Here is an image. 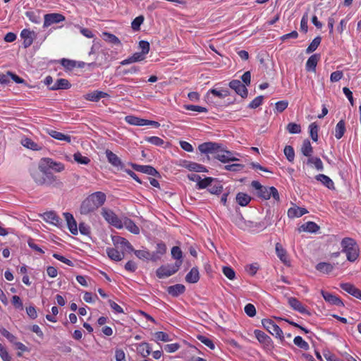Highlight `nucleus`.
<instances>
[{
  "instance_id": "nucleus-45",
  "label": "nucleus",
  "mask_w": 361,
  "mask_h": 361,
  "mask_svg": "<svg viewBox=\"0 0 361 361\" xmlns=\"http://www.w3.org/2000/svg\"><path fill=\"white\" fill-rule=\"evenodd\" d=\"M293 343L295 345L298 347L303 349V350H308L310 346L307 342H306L301 336H295L293 339Z\"/></svg>"
},
{
  "instance_id": "nucleus-1",
  "label": "nucleus",
  "mask_w": 361,
  "mask_h": 361,
  "mask_svg": "<svg viewBox=\"0 0 361 361\" xmlns=\"http://www.w3.org/2000/svg\"><path fill=\"white\" fill-rule=\"evenodd\" d=\"M252 187L257 191V196L262 200H267L271 197L276 201H279L280 197L277 189L274 187L262 185L259 181L253 180L251 183Z\"/></svg>"
},
{
  "instance_id": "nucleus-49",
  "label": "nucleus",
  "mask_w": 361,
  "mask_h": 361,
  "mask_svg": "<svg viewBox=\"0 0 361 361\" xmlns=\"http://www.w3.org/2000/svg\"><path fill=\"white\" fill-rule=\"evenodd\" d=\"M133 252L140 259H149L150 252L147 250H134Z\"/></svg>"
},
{
  "instance_id": "nucleus-62",
  "label": "nucleus",
  "mask_w": 361,
  "mask_h": 361,
  "mask_svg": "<svg viewBox=\"0 0 361 361\" xmlns=\"http://www.w3.org/2000/svg\"><path fill=\"white\" fill-rule=\"evenodd\" d=\"M264 97L258 96L255 97L248 105V107L250 109H256L262 105L263 102Z\"/></svg>"
},
{
  "instance_id": "nucleus-55",
  "label": "nucleus",
  "mask_w": 361,
  "mask_h": 361,
  "mask_svg": "<svg viewBox=\"0 0 361 361\" xmlns=\"http://www.w3.org/2000/svg\"><path fill=\"white\" fill-rule=\"evenodd\" d=\"M80 212L83 215H88L90 213V200L88 198L82 202Z\"/></svg>"
},
{
  "instance_id": "nucleus-63",
  "label": "nucleus",
  "mask_w": 361,
  "mask_h": 361,
  "mask_svg": "<svg viewBox=\"0 0 361 361\" xmlns=\"http://www.w3.org/2000/svg\"><path fill=\"white\" fill-rule=\"evenodd\" d=\"M223 273L230 280H233L235 277L234 270L230 267H224Z\"/></svg>"
},
{
  "instance_id": "nucleus-6",
  "label": "nucleus",
  "mask_w": 361,
  "mask_h": 361,
  "mask_svg": "<svg viewBox=\"0 0 361 361\" xmlns=\"http://www.w3.org/2000/svg\"><path fill=\"white\" fill-rule=\"evenodd\" d=\"M180 269V262L174 264H168L160 267L157 269L156 274L159 279H164L176 273Z\"/></svg>"
},
{
  "instance_id": "nucleus-38",
  "label": "nucleus",
  "mask_w": 361,
  "mask_h": 361,
  "mask_svg": "<svg viewBox=\"0 0 361 361\" xmlns=\"http://www.w3.org/2000/svg\"><path fill=\"white\" fill-rule=\"evenodd\" d=\"M251 201V197L246 193L244 192H238L236 195V202L238 204L242 207L247 206L250 202Z\"/></svg>"
},
{
  "instance_id": "nucleus-40",
  "label": "nucleus",
  "mask_w": 361,
  "mask_h": 361,
  "mask_svg": "<svg viewBox=\"0 0 361 361\" xmlns=\"http://www.w3.org/2000/svg\"><path fill=\"white\" fill-rule=\"evenodd\" d=\"M171 257L173 259H176V263L180 262V267L183 263V252L181 249L178 246H174L171 249Z\"/></svg>"
},
{
  "instance_id": "nucleus-11",
  "label": "nucleus",
  "mask_w": 361,
  "mask_h": 361,
  "mask_svg": "<svg viewBox=\"0 0 361 361\" xmlns=\"http://www.w3.org/2000/svg\"><path fill=\"white\" fill-rule=\"evenodd\" d=\"M254 334L257 341L267 348L273 347V341L271 338L264 331L258 329L254 331Z\"/></svg>"
},
{
  "instance_id": "nucleus-20",
  "label": "nucleus",
  "mask_w": 361,
  "mask_h": 361,
  "mask_svg": "<svg viewBox=\"0 0 361 361\" xmlns=\"http://www.w3.org/2000/svg\"><path fill=\"white\" fill-rule=\"evenodd\" d=\"M288 304L294 310L298 311L301 314H309L308 310L297 298L293 297L289 298Z\"/></svg>"
},
{
  "instance_id": "nucleus-44",
  "label": "nucleus",
  "mask_w": 361,
  "mask_h": 361,
  "mask_svg": "<svg viewBox=\"0 0 361 361\" xmlns=\"http://www.w3.org/2000/svg\"><path fill=\"white\" fill-rule=\"evenodd\" d=\"M307 163L308 164H313L318 171H323L324 169L323 163L319 157H309Z\"/></svg>"
},
{
  "instance_id": "nucleus-33",
  "label": "nucleus",
  "mask_w": 361,
  "mask_h": 361,
  "mask_svg": "<svg viewBox=\"0 0 361 361\" xmlns=\"http://www.w3.org/2000/svg\"><path fill=\"white\" fill-rule=\"evenodd\" d=\"M319 60V56L318 54L312 55L306 62L307 71L314 72Z\"/></svg>"
},
{
  "instance_id": "nucleus-10",
  "label": "nucleus",
  "mask_w": 361,
  "mask_h": 361,
  "mask_svg": "<svg viewBox=\"0 0 361 361\" xmlns=\"http://www.w3.org/2000/svg\"><path fill=\"white\" fill-rule=\"evenodd\" d=\"M229 87L233 90L236 94L243 98L247 97L248 91L246 86L238 80H233L229 82Z\"/></svg>"
},
{
  "instance_id": "nucleus-48",
  "label": "nucleus",
  "mask_w": 361,
  "mask_h": 361,
  "mask_svg": "<svg viewBox=\"0 0 361 361\" xmlns=\"http://www.w3.org/2000/svg\"><path fill=\"white\" fill-rule=\"evenodd\" d=\"M318 126L315 123H312L309 126L310 135L314 142L318 140Z\"/></svg>"
},
{
  "instance_id": "nucleus-7",
  "label": "nucleus",
  "mask_w": 361,
  "mask_h": 361,
  "mask_svg": "<svg viewBox=\"0 0 361 361\" xmlns=\"http://www.w3.org/2000/svg\"><path fill=\"white\" fill-rule=\"evenodd\" d=\"M65 17L61 13H51L45 14L44 16L43 27L47 28L49 26L57 24L65 20Z\"/></svg>"
},
{
  "instance_id": "nucleus-54",
  "label": "nucleus",
  "mask_w": 361,
  "mask_h": 361,
  "mask_svg": "<svg viewBox=\"0 0 361 361\" xmlns=\"http://www.w3.org/2000/svg\"><path fill=\"white\" fill-rule=\"evenodd\" d=\"M74 160L80 164H87L90 161L88 157L83 156L80 152H76L73 154Z\"/></svg>"
},
{
  "instance_id": "nucleus-5",
  "label": "nucleus",
  "mask_w": 361,
  "mask_h": 361,
  "mask_svg": "<svg viewBox=\"0 0 361 361\" xmlns=\"http://www.w3.org/2000/svg\"><path fill=\"white\" fill-rule=\"evenodd\" d=\"M262 326L272 336L279 338L281 341L284 340L283 333L281 329L271 319H264L262 320Z\"/></svg>"
},
{
  "instance_id": "nucleus-22",
  "label": "nucleus",
  "mask_w": 361,
  "mask_h": 361,
  "mask_svg": "<svg viewBox=\"0 0 361 361\" xmlns=\"http://www.w3.org/2000/svg\"><path fill=\"white\" fill-rule=\"evenodd\" d=\"M123 228L125 227L128 231L133 234H139L140 232V228L135 224V222L128 217H124L122 220Z\"/></svg>"
},
{
  "instance_id": "nucleus-13",
  "label": "nucleus",
  "mask_w": 361,
  "mask_h": 361,
  "mask_svg": "<svg viewBox=\"0 0 361 361\" xmlns=\"http://www.w3.org/2000/svg\"><path fill=\"white\" fill-rule=\"evenodd\" d=\"M112 241H113L114 245L116 247H121L123 250L128 251V252L134 251V248L133 247L131 244L129 243V241L127 239H126L121 236H118V235L112 236Z\"/></svg>"
},
{
  "instance_id": "nucleus-4",
  "label": "nucleus",
  "mask_w": 361,
  "mask_h": 361,
  "mask_svg": "<svg viewBox=\"0 0 361 361\" xmlns=\"http://www.w3.org/2000/svg\"><path fill=\"white\" fill-rule=\"evenodd\" d=\"M39 169L42 171L53 170L55 172H61L64 170V165L50 158H43L39 163Z\"/></svg>"
},
{
  "instance_id": "nucleus-58",
  "label": "nucleus",
  "mask_w": 361,
  "mask_h": 361,
  "mask_svg": "<svg viewBox=\"0 0 361 361\" xmlns=\"http://www.w3.org/2000/svg\"><path fill=\"white\" fill-rule=\"evenodd\" d=\"M145 140L155 146H161L164 143V140L157 136L147 137Z\"/></svg>"
},
{
  "instance_id": "nucleus-57",
  "label": "nucleus",
  "mask_w": 361,
  "mask_h": 361,
  "mask_svg": "<svg viewBox=\"0 0 361 361\" xmlns=\"http://www.w3.org/2000/svg\"><path fill=\"white\" fill-rule=\"evenodd\" d=\"M184 108L187 110L197 111L199 113H207L208 111L207 108L197 105L188 104L185 105Z\"/></svg>"
},
{
  "instance_id": "nucleus-42",
  "label": "nucleus",
  "mask_w": 361,
  "mask_h": 361,
  "mask_svg": "<svg viewBox=\"0 0 361 361\" xmlns=\"http://www.w3.org/2000/svg\"><path fill=\"white\" fill-rule=\"evenodd\" d=\"M300 228L303 231L316 233L319 229V227L316 223L313 221H308L302 224Z\"/></svg>"
},
{
  "instance_id": "nucleus-35",
  "label": "nucleus",
  "mask_w": 361,
  "mask_h": 361,
  "mask_svg": "<svg viewBox=\"0 0 361 361\" xmlns=\"http://www.w3.org/2000/svg\"><path fill=\"white\" fill-rule=\"evenodd\" d=\"M106 253L108 257L114 261H121L124 258V252H119L115 248H107Z\"/></svg>"
},
{
  "instance_id": "nucleus-51",
  "label": "nucleus",
  "mask_w": 361,
  "mask_h": 361,
  "mask_svg": "<svg viewBox=\"0 0 361 361\" xmlns=\"http://www.w3.org/2000/svg\"><path fill=\"white\" fill-rule=\"evenodd\" d=\"M197 338L203 344H204L206 346H207L209 348L213 350L214 349L215 346L213 343V341L209 338L208 337L203 336V335H198L197 336Z\"/></svg>"
},
{
  "instance_id": "nucleus-60",
  "label": "nucleus",
  "mask_w": 361,
  "mask_h": 361,
  "mask_svg": "<svg viewBox=\"0 0 361 361\" xmlns=\"http://www.w3.org/2000/svg\"><path fill=\"white\" fill-rule=\"evenodd\" d=\"M109 94L102 91H94L92 92V102H97L102 98L108 97Z\"/></svg>"
},
{
  "instance_id": "nucleus-19",
  "label": "nucleus",
  "mask_w": 361,
  "mask_h": 361,
  "mask_svg": "<svg viewBox=\"0 0 361 361\" xmlns=\"http://www.w3.org/2000/svg\"><path fill=\"white\" fill-rule=\"evenodd\" d=\"M46 133L50 135L51 137L60 140V141H64L66 142H71V137L68 135L63 134L61 132H59L56 130L51 129V128H47Z\"/></svg>"
},
{
  "instance_id": "nucleus-39",
  "label": "nucleus",
  "mask_w": 361,
  "mask_h": 361,
  "mask_svg": "<svg viewBox=\"0 0 361 361\" xmlns=\"http://www.w3.org/2000/svg\"><path fill=\"white\" fill-rule=\"evenodd\" d=\"M69 82L63 78L58 79L56 82L50 87L51 90L68 89L70 87Z\"/></svg>"
},
{
  "instance_id": "nucleus-29",
  "label": "nucleus",
  "mask_w": 361,
  "mask_h": 361,
  "mask_svg": "<svg viewBox=\"0 0 361 361\" xmlns=\"http://www.w3.org/2000/svg\"><path fill=\"white\" fill-rule=\"evenodd\" d=\"M185 290V286L179 283L169 286L167 288L168 293L173 297H178V295L183 294Z\"/></svg>"
},
{
  "instance_id": "nucleus-36",
  "label": "nucleus",
  "mask_w": 361,
  "mask_h": 361,
  "mask_svg": "<svg viewBox=\"0 0 361 361\" xmlns=\"http://www.w3.org/2000/svg\"><path fill=\"white\" fill-rule=\"evenodd\" d=\"M125 121L126 123L132 126H144L145 119L129 115L125 117Z\"/></svg>"
},
{
  "instance_id": "nucleus-59",
  "label": "nucleus",
  "mask_w": 361,
  "mask_h": 361,
  "mask_svg": "<svg viewBox=\"0 0 361 361\" xmlns=\"http://www.w3.org/2000/svg\"><path fill=\"white\" fill-rule=\"evenodd\" d=\"M156 341H161L164 342L171 341L172 339L169 335L164 331H158L155 333Z\"/></svg>"
},
{
  "instance_id": "nucleus-47",
  "label": "nucleus",
  "mask_w": 361,
  "mask_h": 361,
  "mask_svg": "<svg viewBox=\"0 0 361 361\" xmlns=\"http://www.w3.org/2000/svg\"><path fill=\"white\" fill-rule=\"evenodd\" d=\"M145 18L143 16L136 17L131 23V27L134 31H139L140 26L143 23Z\"/></svg>"
},
{
  "instance_id": "nucleus-46",
  "label": "nucleus",
  "mask_w": 361,
  "mask_h": 361,
  "mask_svg": "<svg viewBox=\"0 0 361 361\" xmlns=\"http://www.w3.org/2000/svg\"><path fill=\"white\" fill-rule=\"evenodd\" d=\"M321 40L322 39L320 37H316L307 48L306 53L310 54L314 51L320 44Z\"/></svg>"
},
{
  "instance_id": "nucleus-56",
  "label": "nucleus",
  "mask_w": 361,
  "mask_h": 361,
  "mask_svg": "<svg viewBox=\"0 0 361 361\" xmlns=\"http://www.w3.org/2000/svg\"><path fill=\"white\" fill-rule=\"evenodd\" d=\"M95 329L97 333H99L100 335L103 334L106 336H110L114 333L111 327L105 325Z\"/></svg>"
},
{
  "instance_id": "nucleus-8",
  "label": "nucleus",
  "mask_w": 361,
  "mask_h": 361,
  "mask_svg": "<svg viewBox=\"0 0 361 361\" xmlns=\"http://www.w3.org/2000/svg\"><path fill=\"white\" fill-rule=\"evenodd\" d=\"M230 94L227 88H212L210 89L206 94V99L208 102H212V96L219 99H224Z\"/></svg>"
},
{
  "instance_id": "nucleus-50",
  "label": "nucleus",
  "mask_w": 361,
  "mask_h": 361,
  "mask_svg": "<svg viewBox=\"0 0 361 361\" xmlns=\"http://www.w3.org/2000/svg\"><path fill=\"white\" fill-rule=\"evenodd\" d=\"M283 152H284V154H285L286 159L289 161H290V162L293 161V160L295 159V152H294L293 147H291L290 145H286L283 149Z\"/></svg>"
},
{
  "instance_id": "nucleus-43",
  "label": "nucleus",
  "mask_w": 361,
  "mask_h": 361,
  "mask_svg": "<svg viewBox=\"0 0 361 361\" xmlns=\"http://www.w3.org/2000/svg\"><path fill=\"white\" fill-rule=\"evenodd\" d=\"M316 269L324 274H329L334 269V266L327 262H320L317 264Z\"/></svg>"
},
{
  "instance_id": "nucleus-12",
  "label": "nucleus",
  "mask_w": 361,
  "mask_h": 361,
  "mask_svg": "<svg viewBox=\"0 0 361 361\" xmlns=\"http://www.w3.org/2000/svg\"><path fill=\"white\" fill-rule=\"evenodd\" d=\"M105 154L107 159L108 162L111 164L114 167H116L119 169H124V164L121 161V159L113 152L109 149H106L105 151Z\"/></svg>"
},
{
  "instance_id": "nucleus-16",
  "label": "nucleus",
  "mask_w": 361,
  "mask_h": 361,
  "mask_svg": "<svg viewBox=\"0 0 361 361\" xmlns=\"http://www.w3.org/2000/svg\"><path fill=\"white\" fill-rule=\"evenodd\" d=\"M321 293L325 301L329 302V304L338 307H342L344 305L342 300L336 295H333L329 292H326L324 290H322Z\"/></svg>"
},
{
  "instance_id": "nucleus-25",
  "label": "nucleus",
  "mask_w": 361,
  "mask_h": 361,
  "mask_svg": "<svg viewBox=\"0 0 361 361\" xmlns=\"http://www.w3.org/2000/svg\"><path fill=\"white\" fill-rule=\"evenodd\" d=\"M47 173V171H42L38 168V170L32 172V177L37 185H42L46 183Z\"/></svg>"
},
{
  "instance_id": "nucleus-41",
  "label": "nucleus",
  "mask_w": 361,
  "mask_h": 361,
  "mask_svg": "<svg viewBox=\"0 0 361 361\" xmlns=\"http://www.w3.org/2000/svg\"><path fill=\"white\" fill-rule=\"evenodd\" d=\"M301 152L305 157H312L313 149L310 140H305L303 141L302 145L301 147Z\"/></svg>"
},
{
  "instance_id": "nucleus-23",
  "label": "nucleus",
  "mask_w": 361,
  "mask_h": 361,
  "mask_svg": "<svg viewBox=\"0 0 361 361\" xmlns=\"http://www.w3.org/2000/svg\"><path fill=\"white\" fill-rule=\"evenodd\" d=\"M132 168L137 171L142 172L151 176H156L158 172L157 171L151 166L139 165L136 164H130Z\"/></svg>"
},
{
  "instance_id": "nucleus-17",
  "label": "nucleus",
  "mask_w": 361,
  "mask_h": 361,
  "mask_svg": "<svg viewBox=\"0 0 361 361\" xmlns=\"http://www.w3.org/2000/svg\"><path fill=\"white\" fill-rule=\"evenodd\" d=\"M20 143L23 147L34 151H40L43 149L42 144L35 142L31 138L27 137H23Z\"/></svg>"
},
{
  "instance_id": "nucleus-18",
  "label": "nucleus",
  "mask_w": 361,
  "mask_h": 361,
  "mask_svg": "<svg viewBox=\"0 0 361 361\" xmlns=\"http://www.w3.org/2000/svg\"><path fill=\"white\" fill-rule=\"evenodd\" d=\"M341 288L355 298L361 300V290L350 283H343Z\"/></svg>"
},
{
  "instance_id": "nucleus-30",
  "label": "nucleus",
  "mask_w": 361,
  "mask_h": 361,
  "mask_svg": "<svg viewBox=\"0 0 361 361\" xmlns=\"http://www.w3.org/2000/svg\"><path fill=\"white\" fill-rule=\"evenodd\" d=\"M200 280L197 267H192L185 276V281L189 283H195Z\"/></svg>"
},
{
  "instance_id": "nucleus-61",
  "label": "nucleus",
  "mask_w": 361,
  "mask_h": 361,
  "mask_svg": "<svg viewBox=\"0 0 361 361\" xmlns=\"http://www.w3.org/2000/svg\"><path fill=\"white\" fill-rule=\"evenodd\" d=\"M0 357L3 361H11V357L6 348L0 343Z\"/></svg>"
},
{
  "instance_id": "nucleus-2",
  "label": "nucleus",
  "mask_w": 361,
  "mask_h": 361,
  "mask_svg": "<svg viewBox=\"0 0 361 361\" xmlns=\"http://www.w3.org/2000/svg\"><path fill=\"white\" fill-rule=\"evenodd\" d=\"M341 245L342 252L345 253L347 259L350 262H355L359 257L360 249L355 240L351 238H344Z\"/></svg>"
},
{
  "instance_id": "nucleus-15",
  "label": "nucleus",
  "mask_w": 361,
  "mask_h": 361,
  "mask_svg": "<svg viewBox=\"0 0 361 361\" xmlns=\"http://www.w3.org/2000/svg\"><path fill=\"white\" fill-rule=\"evenodd\" d=\"M221 148V146L216 143L212 142H204L199 145L198 149L201 153L208 154V153H216L219 152V149Z\"/></svg>"
},
{
  "instance_id": "nucleus-31",
  "label": "nucleus",
  "mask_w": 361,
  "mask_h": 361,
  "mask_svg": "<svg viewBox=\"0 0 361 361\" xmlns=\"http://www.w3.org/2000/svg\"><path fill=\"white\" fill-rule=\"evenodd\" d=\"M43 219L51 224L57 226L59 224L60 219L54 212H44L42 215Z\"/></svg>"
},
{
  "instance_id": "nucleus-3",
  "label": "nucleus",
  "mask_w": 361,
  "mask_h": 361,
  "mask_svg": "<svg viewBox=\"0 0 361 361\" xmlns=\"http://www.w3.org/2000/svg\"><path fill=\"white\" fill-rule=\"evenodd\" d=\"M101 214L111 226L118 229L123 228V219H120L112 209L103 207L101 211Z\"/></svg>"
},
{
  "instance_id": "nucleus-27",
  "label": "nucleus",
  "mask_w": 361,
  "mask_h": 361,
  "mask_svg": "<svg viewBox=\"0 0 361 361\" xmlns=\"http://www.w3.org/2000/svg\"><path fill=\"white\" fill-rule=\"evenodd\" d=\"M307 212H308L305 208L293 207L288 209V216L290 219L298 218L307 214Z\"/></svg>"
},
{
  "instance_id": "nucleus-52",
  "label": "nucleus",
  "mask_w": 361,
  "mask_h": 361,
  "mask_svg": "<svg viewBox=\"0 0 361 361\" xmlns=\"http://www.w3.org/2000/svg\"><path fill=\"white\" fill-rule=\"evenodd\" d=\"M286 130L289 133L298 134L301 132L300 125L295 123H289L287 125Z\"/></svg>"
},
{
  "instance_id": "nucleus-34",
  "label": "nucleus",
  "mask_w": 361,
  "mask_h": 361,
  "mask_svg": "<svg viewBox=\"0 0 361 361\" xmlns=\"http://www.w3.org/2000/svg\"><path fill=\"white\" fill-rule=\"evenodd\" d=\"M276 252L280 260L285 264H289V260L286 254V251L283 248L280 243L276 244Z\"/></svg>"
},
{
  "instance_id": "nucleus-24",
  "label": "nucleus",
  "mask_w": 361,
  "mask_h": 361,
  "mask_svg": "<svg viewBox=\"0 0 361 361\" xmlns=\"http://www.w3.org/2000/svg\"><path fill=\"white\" fill-rule=\"evenodd\" d=\"M63 216L66 221L69 231L71 233L76 235L78 233V226L73 216L70 213H64Z\"/></svg>"
},
{
  "instance_id": "nucleus-64",
  "label": "nucleus",
  "mask_w": 361,
  "mask_h": 361,
  "mask_svg": "<svg viewBox=\"0 0 361 361\" xmlns=\"http://www.w3.org/2000/svg\"><path fill=\"white\" fill-rule=\"evenodd\" d=\"M223 187L222 185L219 183H215L214 185L211 183L209 185V188L208 190L212 194H219L222 191Z\"/></svg>"
},
{
  "instance_id": "nucleus-21",
  "label": "nucleus",
  "mask_w": 361,
  "mask_h": 361,
  "mask_svg": "<svg viewBox=\"0 0 361 361\" xmlns=\"http://www.w3.org/2000/svg\"><path fill=\"white\" fill-rule=\"evenodd\" d=\"M106 200V195L103 192H95L92 193V204L97 208L102 206Z\"/></svg>"
},
{
  "instance_id": "nucleus-53",
  "label": "nucleus",
  "mask_w": 361,
  "mask_h": 361,
  "mask_svg": "<svg viewBox=\"0 0 361 361\" xmlns=\"http://www.w3.org/2000/svg\"><path fill=\"white\" fill-rule=\"evenodd\" d=\"M214 180V179L211 177H204V178H201L197 188V189H204L209 187Z\"/></svg>"
},
{
  "instance_id": "nucleus-14",
  "label": "nucleus",
  "mask_w": 361,
  "mask_h": 361,
  "mask_svg": "<svg viewBox=\"0 0 361 361\" xmlns=\"http://www.w3.org/2000/svg\"><path fill=\"white\" fill-rule=\"evenodd\" d=\"M215 158L222 163H228L230 161H234L238 160L234 155V154L228 150L219 149Z\"/></svg>"
},
{
  "instance_id": "nucleus-26",
  "label": "nucleus",
  "mask_w": 361,
  "mask_h": 361,
  "mask_svg": "<svg viewBox=\"0 0 361 361\" xmlns=\"http://www.w3.org/2000/svg\"><path fill=\"white\" fill-rule=\"evenodd\" d=\"M183 167L190 171L195 172H206L207 171L205 166L192 161H184Z\"/></svg>"
},
{
  "instance_id": "nucleus-28",
  "label": "nucleus",
  "mask_w": 361,
  "mask_h": 361,
  "mask_svg": "<svg viewBox=\"0 0 361 361\" xmlns=\"http://www.w3.org/2000/svg\"><path fill=\"white\" fill-rule=\"evenodd\" d=\"M137 351L142 357H147L152 351L150 345L147 342H142L136 345Z\"/></svg>"
},
{
  "instance_id": "nucleus-9",
  "label": "nucleus",
  "mask_w": 361,
  "mask_h": 361,
  "mask_svg": "<svg viewBox=\"0 0 361 361\" xmlns=\"http://www.w3.org/2000/svg\"><path fill=\"white\" fill-rule=\"evenodd\" d=\"M36 32L35 31L30 30V29H23L20 32V38L23 40V46L24 48H27L30 47L36 37Z\"/></svg>"
},
{
  "instance_id": "nucleus-32",
  "label": "nucleus",
  "mask_w": 361,
  "mask_h": 361,
  "mask_svg": "<svg viewBox=\"0 0 361 361\" xmlns=\"http://www.w3.org/2000/svg\"><path fill=\"white\" fill-rule=\"evenodd\" d=\"M315 179L323 184L329 189H334V183L333 180L324 174H319L315 176Z\"/></svg>"
},
{
  "instance_id": "nucleus-37",
  "label": "nucleus",
  "mask_w": 361,
  "mask_h": 361,
  "mask_svg": "<svg viewBox=\"0 0 361 361\" xmlns=\"http://www.w3.org/2000/svg\"><path fill=\"white\" fill-rule=\"evenodd\" d=\"M345 123L343 120H341L338 122L335 128V137L337 140H340L345 134Z\"/></svg>"
}]
</instances>
